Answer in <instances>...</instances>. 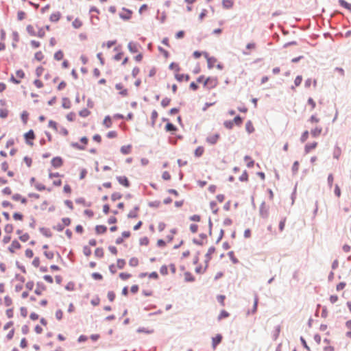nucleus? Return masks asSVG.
Instances as JSON below:
<instances>
[{
	"label": "nucleus",
	"instance_id": "1",
	"mask_svg": "<svg viewBox=\"0 0 351 351\" xmlns=\"http://www.w3.org/2000/svg\"><path fill=\"white\" fill-rule=\"evenodd\" d=\"M217 84L218 81L217 77H208L204 82V86L209 89L215 88Z\"/></svg>",
	"mask_w": 351,
	"mask_h": 351
},
{
	"label": "nucleus",
	"instance_id": "2",
	"mask_svg": "<svg viewBox=\"0 0 351 351\" xmlns=\"http://www.w3.org/2000/svg\"><path fill=\"white\" fill-rule=\"evenodd\" d=\"M259 215L263 219H267L269 216V207L266 206L265 202H263L260 206Z\"/></svg>",
	"mask_w": 351,
	"mask_h": 351
},
{
	"label": "nucleus",
	"instance_id": "3",
	"mask_svg": "<svg viewBox=\"0 0 351 351\" xmlns=\"http://www.w3.org/2000/svg\"><path fill=\"white\" fill-rule=\"evenodd\" d=\"M25 142L27 145H33V140L35 138V134L32 130H29L24 134Z\"/></svg>",
	"mask_w": 351,
	"mask_h": 351
},
{
	"label": "nucleus",
	"instance_id": "4",
	"mask_svg": "<svg viewBox=\"0 0 351 351\" xmlns=\"http://www.w3.org/2000/svg\"><path fill=\"white\" fill-rule=\"evenodd\" d=\"M64 160L60 156L53 157L51 161L52 167L55 169H58L63 165Z\"/></svg>",
	"mask_w": 351,
	"mask_h": 351
},
{
	"label": "nucleus",
	"instance_id": "5",
	"mask_svg": "<svg viewBox=\"0 0 351 351\" xmlns=\"http://www.w3.org/2000/svg\"><path fill=\"white\" fill-rule=\"evenodd\" d=\"M215 247L214 246H212L210 247L207 253L205 255V267H204V271L206 270V269L208 268V263L209 261L211 260L212 258V254H213L215 252Z\"/></svg>",
	"mask_w": 351,
	"mask_h": 351
},
{
	"label": "nucleus",
	"instance_id": "6",
	"mask_svg": "<svg viewBox=\"0 0 351 351\" xmlns=\"http://www.w3.org/2000/svg\"><path fill=\"white\" fill-rule=\"evenodd\" d=\"M122 10L125 12H126L127 13L126 14H123L122 12H120L119 14V17L123 19V21H128L131 19L132 17V11L130 9H128V8H123Z\"/></svg>",
	"mask_w": 351,
	"mask_h": 351
},
{
	"label": "nucleus",
	"instance_id": "7",
	"mask_svg": "<svg viewBox=\"0 0 351 351\" xmlns=\"http://www.w3.org/2000/svg\"><path fill=\"white\" fill-rule=\"evenodd\" d=\"M219 137H220L219 134L217 133V134H213L212 136H208L206 138V141L210 145H215L217 143Z\"/></svg>",
	"mask_w": 351,
	"mask_h": 351
},
{
	"label": "nucleus",
	"instance_id": "8",
	"mask_svg": "<svg viewBox=\"0 0 351 351\" xmlns=\"http://www.w3.org/2000/svg\"><path fill=\"white\" fill-rule=\"evenodd\" d=\"M117 180L119 182V183L123 185V186L127 188L130 187V182L126 176H117Z\"/></svg>",
	"mask_w": 351,
	"mask_h": 351
},
{
	"label": "nucleus",
	"instance_id": "9",
	"mask_svg": "<svg viewBox=\"0 0 351 351\" xmlns=\"http://www.w3.org/2000/svg\"><path fill=\"white\" fill-rule=\"evenodd\" d=\"M223 337L221 334H217L212 338V347L215 350L216 347L221 342Z\"/></svg>",
	"mask_w": 351,
	"mask_h": 351
},
{
	"label": "nucleus",
	"instance_id": "10",
	"mask_svg": "<svg viewBox=\"0 0 351 351\" xmlns=\"http://www.w3.org/2000/svg\"><path fill=\"white\" fill-rule=\"evenodd\" d=\"M37 288L35 289L34 293L38 295H42V291L46 289V286L42 282H38L36 283Z\"/></svg>",
	"mask_w": 351,
	"mask_h": 351
},
{
	"label": "nucleus",
	"instance_id": "11",
	"mask_svg": "<svg viewBox=\"0 0 351 351\" xmlns=\"http://www.w3.org/2000/svg\"><path fill=\"white\" fill-rule=\"evenodd\" d=\"M204 55L207 60L208 69H212L213 67V63L217 61V59L215 57H209L207 52H204Z\"/></svg>",
	"mask_w": 351,
	"mask_h": 351
},
{
	"label": "nucleus",
	"instance_id": "12",
	"mask_svg": "<svg viewBox=\"0 0 351 351\" xmlns=\"http://www.w3.org/2000/svg\"><path fill=\"white\" fill-rule=\"evenodd\" d=\"M317 146V143L314 141L311 143H307L304 147V152L305 154H308L311 152V150L314 149Z\"/></svg>",
	"mask_w": 351,
	"mask_h": 351
},
{
	"label": "nucleus",
	"instance_id": "13",
	"mask_svg": "<svg viewBox=\"0 0 351 351\" xmlns=\"http://www.w3.org/2000/svg\"><path fill=\"white\" fill-rule=\"evenodd\" d=\"M21 247V245L20 243L17 240L15 239L12 241L11 245L8 247V250L10 251V252L14 253V248L20 249Z\"/></svg>",
	"mask_w": 351,
	"mask_h": 351
},
{
	"label": "nucleus",
	"instance_id": "14",
	"mask_svg": "<svg viewBox=\"0 0 351 351\" xmlns=\"http://www.w3.org/2000/svg\"><path fill=\"white\" fill-rule=\"evenodd\" d=\"M95 229L97 234H104L107 231V227L104 225H97Z\"/></svg>",
	"mask_w": 351,
	"mask_h": 351
},
{
	"label": "nucleus",
	"instance_id": "15",
	"mask_svg": "<svg viewBox=\"0 0 351 351\" xmlns=\"http://www.w3.org/2000/svg\"><path fill=\"white\" fill-rule=\"evenodd\" d=\"M175 78L178 82H182L183 80H184L185 81H189V79H190V76L188 74H178V73H176L175 75Z\"/></svg>",
	"mask_w": 351,
	"mask_h": 351
},
{
	"label": "nucleus",
	"instance_id": "16",
	"mask_svg": "<svg viewBox=\"0 0 351 351\" xmlns=\"http://www.w3.org/2000/svg\"><path fill=\"white\" fill-rule=\"evenodd\" d=\"M128 48L129 51L134 53L138 51V45L136 43H134L133 42H130L128 45Z\"/></svg>",
	"mask_w": 351,
	"mask_h": 351
},
{
	"label": "nucleus",
	"instance_id": "17",
	"mask_svg": "<svg viewBox=\"0 0 351 351\" xmlns=\"http://www.w3.org/2000/svg\"><path fill=\"white\" fill-rule=\"evenodd\" d=\"M322 132V128L321 127H316L314 129H312L311 131V134L313 137L317 138L320 135Z\"/></svg>",
	"mask_w": 351,
	"mask_h": 351
},
{
	"label": "nucleus",
	"instance_id": "18",
	"mask_svg": "<svg viewBox=\"0 0 351 351\" xmlns=\"http://www.w3.org/2000/svg\"><path fill=\"white\" fill-rule=\"evenodd\" d=\"M165 130L167 132H175L177 131V127L171 122H167L165 125Z\"/></svg>",
	"mask_w": 351,
	"mask_h": 351
},
{
	"label": "nucleus",
	"instance_id": "19",
	"mask_svg": "<svg viewBox=\"0 0 351 351\" xmlns=\"http://www.w3.org/2000/svg\"><path fill=\"white\" fill-rule=\"evenodd\" d=\"M39 230L40 233L47 238H50L52 237V233L50 230L44 227L40 228Z\"/></svg>",
	"mask_w": 351,
	"mask_h": 351
},
{
	"label": "nucleus",
	"instance_id": "20",
	"mask_svg": "<svg viewBox=\"0 0 351 351\" xmlns=\"http://www.w3.org/2000/svg\"><path fill=\"white\" fill-rule=\"evenodd\" d=\"M234 5L233 0H222V5L225 9L232 8Z\"/></svg>",
	"mask_w": 351,
	"mask_h": 351
},
{
	"label": "nucleus",
	"instance_id": "21",
	"mask_svg": "<svg viewBox=\"0 0 351 351\" xmlns=\"http://www.w3.org/2000/svg\"><path fill=\"white\" fill-rule=\"evenodd\" d=\"M338 2L341 7L351 12V3H348L346 0H339Z\"/></svg>",
	"mask_w": 351,
	"mask_h": 351
},
{
	"label": "nucleus",
	"instance_id": "22",
	"mask_svg": "<svg viewBox=\"0 0 351 351\" xmlns=\"http://www.w3.org/2000/svg\"><path fill=\"white\" fill-rule=\"evenodd\" d=\"M132 145H123L121 147V152L124 154H129L131 152Z\"/></svg>",
	"mask_w": 351,
	"mask_h": 351
},
{
	"label": "nucleus",
	"instance_id": "23",
	"mask_svg": "<svg viewBox=\"0 0 351 351\" xmlns=\"http://www.w3.org/2000/svg\"><path fill=\"white\" fill-rule=\"evenodd\" d=\"M61 14L59 12L51 14L49 20L51 22H58L60 19Z\"/></svg>",
	"mask_w": 351,
	"mask_h": 351
},
{
	"label": "nucleus",
	"instance_id": "24",
	"mask_svg": "<svg viewBox=\"0 0 351 351\" xmlns=\"http://www.w3.org/2000/svg\"><path fill=\"white\" fill-rule=\"evenodd\" d=\"M103 123L107 128H110L112 126L111 117L110 115L106 116L104 119Z\"/></svg>",
	"mask_w": 351,
	"mask_h": 351
},
{
	"label": "nucleus",
	"instance_id": "25",
	"mask_svg": "<svg viewBox=\"0 0 351 351\" xmlns=\"http://www.w3.org/2000/svg\"><path fill=\"white\" fill-rule=\"evenodd\" d=\"M204 152V148L202 146L197 147L194 152L195 156L197 158L201 157L203 155Z\"/></svg>",
	"mask_w": 351,
	"mask_h": 351
},
{
	"label": "nucleus",
	"instance_id": "26",
	"mask_svg": "<svg viewBox=\"0 0 351 351\" xmlns=\"http://www.w3.org/2000/svg\"><path fill=\"white\" fill-rule=\"evenodd\" d=\"M184 279L186 282H194L195 278L189 271H186L184 273Z\"/></svg>",
	"mask_w": 351,
	"mask_h": 351
},
{
	"label": "nucleus",
	"instance_id": "27",
	"mask_svg": "<svg viewBox=\"0 0 351 351\" xmlns=\"http://www.w3.org/2000/svg\"><path fill=\"white\" fill-rule=\"evenodd\" d=\"M75 203L77 204H83L85 206L89 207L91 206L90 202L86 203L85 199L83 197H79L75 199Z\"/></svg>",
	"mask_w": 351,
	"mask_h": 351
},
{
	"label": "nucleus",
	"instance_id": "28",
	"mask_svg": "<svg viewBox=\"0 0 351 351\" xmlns=\"http://www.w3.org/2000/svg\"><path fill=\"white\" fill-rule=\"evenodd\" d=\"M245 129H246V131L249 133V134H251L254 131V128L252 125V123L251 121H248L246 123H245Z\"/></svg>",
	"mask_w": 351,
	"mask_h": 351
},
{
	"label": "nucleus",
	"instance_id": "29",
	"mask_svg": "<svg viewBox=\"0 0 351 351\" xmlns=\"http://www.w3.org/2000/svg\"><path fill=\"white\" fill-rule=\"evenodd\" d=\"M62 106L65 109H69L71 108V101L67 97H64L62 99Z\"/></svg>",
	"mask_w": 351,
	"mask_h": 351
},
{
	"label": "nucleus",
	"instance_id": "30",
	"mask_svg": "<svg viewBox=\"0 0 351 351\" xmlns=\"http://www.w3.org/2000/svg\"><path fill=\"white\" fill-rule=\"evenodd\" d=\"M280 332V326L278 325L275 327V329H274V330L273 332V335H272L273 339L274 340H276L278 337Z\"/></svg>",
	"mask_w": 351,
	"mask_h": 351
},
{
	"label": "nucleus",
	"instance_id": "31",
	"mask_svg": "<svg viewBox=\"0 0 351 351\" xmlns=\"http://www.w3.org/2000/svg\"><path fill=\"white\" fill-rule=\"evenodd\" d=\"M72 25L75 29H79L82 25V22L79 19H75Z\"/></svg>",
	"mask_w": 351,
	"mask_h": 351
},
{
	"label": "nucleus",
	"instance_id": "32",
	"mask_svg": "<svg viewBox=\"0 0 351 351\" xmlns=\"http://www.w3.org/2000/svg\"><path fill=\"white\" fill-rule=\"evenodd\" d=\"M64 57L62 51L58 50L54 53V59L59 61L61 60Z\"/></svg>",
	"mask_w": 351,
	"mask_h": 351
},
{
	"label": "nucleus",
	"instance_id": "33",
	"mask_svg": "<svg viewBox=\"0 0 351 351\" xmlns=\"http://www.w3.org/2000/svg\"><path fill=\"white\" fill-rule=\"evenodd\" d=\"M29 113L27 111H23L21 114V118L24 124H26L28 120Z\"/></svg>",
	"mask_w": 351,
	"mask_h": 351
},
{
	"label": "nucleus",
	"instance_id": "34",
	"mask_svg": "<svg viewBox=\"0 0 351 351\" xmlns=\"http://www.w3.org/2000/svg\"><path fill=\"white\" fill-rule=\"evenodd\" d=\"M71 146L75 149H77L78 150H84L85 149V147L84 145H80L77 142H72L71 143Z\"/></svg>",
	"mask_w": 351,
	"mask_h": 351
},
{
	"label": "nucleus",
	"instance_id": "35",
	"mask_svg": "<svg viewBox=\"0 0 351 351\" xmlns=\"http://www.w3.org/2000/svg\"><path fill=\"white\" fill-rule=\"evenodd\" d=\"M210 207L213 214L217 213L219 209L217 208V203L215 201H211L210 202Z\"/></svg>",
	"mask_w": 351,
	"mask_h": 351
},
{
	"label": "nucleus",
	"instance_id": "36",
	"mask_svg": "<svg viewBox=\"0 0 351 351\" xmlns=\"http://www.w3.org/2000/svg\"><path fill=\"white\" fill-rule=\"evenodd\" d=\"M136 331L138 333L144 332V333H146V334H151V333H153V332H154L153 330H149V329L145 328L144 327L138 328Z\"/></svg>",
	"mask_w": 351,
	"mask_h": 351
},
{
	"label": "nucleus",
	"instance_id": "37",
	"mask_svg": "<svg viewBox=\"0 0 351 351\" xmlns=\"http://www.w3.org/2000/svg\"><path fill=\"white\" fill-rule=\"evenodd\" d=\"M26 29H27V32H28V34H30L31 36H36V33L32 25H28L26 27Z\"/></svg>",
	"mask_w": 351,
	"mask_h": 351
},
{
	"label": "nucleus",
	"instance_id": "38",
	"mask_svg": "<svg viewBox=\"0 0 351 351\" xmlns=\"http://www.w3.org/2000/svg\"><path fill=\"white\" fill-rule=\"evenodd\" d=\"M228 255L234 264H237L239 263V260L234 256L233 251L229 252Z\"/></svg>",
	"mask_w": 351,
	"mask_h": 351
},
{
	"label": "nucleus",
	"instance_id": "39",
	"mask_svg": "<svg viewBox=\"0 0 351 351\" xmlns=\"http://www.w3.org/2000/svg\"><path fill=\"white\" fill-rule=\"evenodd\" d=\"M158 112H156V110H154L152 112V115H151V119H152V125L154 126L155 125V122H156V119L158 118Z\"/></svg>",
	"mask_w": 351,
	"mask_h": 351
},
{
	"label": "nucleus",
	"instance_id": "40",
	"mask_svg": "<svg viewBox=\"0 0 351 351\" xmlns=\"http://www.w3.org/2000/svg\"><path fill=\"white\" fill-rule=\"evenodd\" d=\"M232 121L234 124L240 125L243 122V118L240 115H237L234 118Z\"/></svg>",
	"mask_w": 351,
	"mask_h": 351
},
{
	"label": "nucleus",
	"instance_id": "41",
	"mask_svg": "<svg viewBox=\"0 0 351 351\" xmlns=\"http://www.w3.org/2000/svg\"><path fill=\"white\" fill-rule=\"evenodd\" d=\"M90 114V112L86 109V108H84L82 110H81L80 112H79V115L82 117H88L89 114Z\"/></svg>",
	"mask_w": 351,
	"mask_h": 351
},
{
	"label": "nucleus",
	"instance_id": "42",
	"mask_svg": "<svg viewBox=\"0 0 351 351\" xmlns=\"http://www.w3.org/2000/svg\"><path fill=\"white\" fill-rule=\"evenodd\" d=\"M95 256L98 258H101L104 256V250L101 247H98L95 250Z\"/></svg>",
	"mask_w": 351,
	"mask_h": 351
},
{
	"label": "nucleus",
	"instance_id": "43",
	"mask_svg": "<svg viewBox=\"0 0 351 351\" xmlns=\"http://www.w3.org/2000/svg\"><path fill=\"white\" fill-rule=\"evenodd\" d=\"M129 265L131 267H136L138 265V260L137 258H131L129 261Z\"/></svg>",
	"mask_w": 351,
	"mask_h": 351
},
{
	"label": "nucleus",
	"instance_id": "44",
	"mask_svg": "<svg viewBox=\"0 0 351 351\" xmlns=\"http://www.w3.org/2000/svg\"><path fill=\"white\" fill-rule=\"evenodd\" d=\"M122 197V195L120 193H113L111 195V199L115 202L117 199H120Z\"/></svg>",
	"mask_w": 351,
	"mask_h": 351
},
{
	"label": "nucleus",
	"instance_id": "45",
	"mask_svg": "<svg viewBox=\"0 0 351 351\" xmlns=\"http://www.w3.org/2000/svg\"><path fill=\"white\" fill-rule=\"evenodd\" d=\"M308 135H309V132L308 130H305L301 135V137H300V141L302 143H304L308 137Z\"/></svg>",
	"mask_w": 351,
	"mask_h": 351
},
{
	"label": "nucleus",
	"instance_id": "46",
	"mask_svg": "<svg viewBox=\"0 0 351 351\" xmlns=\"http://www.w3.org/2000/svg\"><path fill=\"white\" fill-rule=\"evenodd\" d=\"M239 179L241 182H247L248 180V174L247 171L245 170Z\"/></svg>",
	"mask_w": 351,
	"mask_h": 351
},
{
	"label": "nucleus",
	"instance_id": "47",
	"mask_svg": "<svg viewBox=\"0 0 351 351\" xmlns=\"http://www.w3.org/2000/svg\"><path fill=\"white\" fill-rule=\"evenodd\" d=\"M229 316V313L225 311V310H222L220 313V314L218 316V320H221L222 319H224V318H226Z\"/></svg>",
	"mask_w": 351,
	"mask_h": 351
},
{
	"label": "nucleus",
	"instance_id": "48",
	"mask_svg": "<svg viewBox=\"0 0 351 351\" xmlns=\"http://www.w3.org/2000/svg\"><path fill=\"white\" fill-rule=\"evenodd\" d=\"M92 278L95 280H101L103 279V276L98 272H94L91 274Z\"/></svg>",
	"mask_w": 351,
	"mask_h": 351
},
{
	"label": "nucleus",
	"instance_id": "49",
	"mask_svg": "<svg viewBox=\"0 0 351 351\" xmlns=\"http://www.w3.org/2000/svg\"><path fill=\"white\" fill-rule=\"evenodd\" d=\"M83 253L86 256H89L91 254L92 251L88 246L85 245L83 247Z\"/></svg>",
	"mask_w": 351,
	"mask_h": 351
},
{
	"label": "nucleus",
	"instance_id": "50",
	"mask_svg": "<svg viewBox=\"0 0 351 351\" xmlns=\"http://www.w3.org/2000/svg\"><path fill=\"white\" fill-rule=\"evenodd\" d=\"M13 229H14V227L12 224H7L5 228H4V231L7 233V234H10L13 231Z\"/></svg>",
	"mask_w": 351,
	"mask_h": 351
},
{
	"label": "nucleus",
	"instance_id": "51",
	"mask_svg": "<svg viewBox=\"0 0 351 351\" xmlns=\"http://www.w3.org/2000/svg\"><path fill=\"white\" fill-rule=\"evenodd\" d=\"M117 265L119 269H123L125 265V261L124 259L119 258L117 260Z\"/></svg>",
	"mask_w": 351,
	"mask_h": 351
},
{
	"label": "nucleus",
	"instance_id": "52",
	"mask_svg": "<svg viewBox=\"0 0 351 351\" xmlns=\"http://www.w3.org/2000/svg\"><path fill=\"white\" fill-rule=\"evenodd\" d=\"M300 341H301V343H302V346L307 351H311V349H310L309 346L307 345V343H306L305 339L303 337H300Z\"/></svg>",
	"mask_w": 351,
	"mask_h": 351
},
{
	"label": "nucleus",
	"instance_id": "53",
	"mask_svg": "<svg viewBox=\"0 0 351 351\" xmlns=\"http://www.w3.org/2000/svg\"><path fill=\"white\" fill-rule=\"evenodd\" d=\"M169 69L173 70L175 69L176 71H179L180 70V68L178 65V64L176 62H171L169 66Z\"/></svg>",
	"mask_w": 351,
	"mask_h": 351
},
{
	"label": "nucleus",
	"instance_id": "54",
	"mask_svg": "<svg viewBox=\"0 0 351 351\" xmlns=\"http://www.w3.org/2000/svg\"><path fill=\"white\" fill-rule=\"evenodd\" d=\"M298 168H299V162L295 161L293 162L292 168H291V170H292V172L293 174H295L298 172Z\"/></svg>",
	"mask_w": 351,
	"mask_h": 351
},
{
	"label": "nucleus",
	"instance_id": "55",
	"mask_svg": "<svg viewBox=\"0 0 351 351\" xmlns=\"http://www.w3.org/2000/svg\"><path fill=\"white\" fill-rule=\"evenodd\" d=\"M34 58L38 61H41L44 58V56L43 53L40 51H39L35 53Z\"/></svg>",
	"mask_w": 351,
	"mask_h": 351
},
{
	"label": "nucleus",
	"instance_id": "56",
	"mask_svg": "<svg viewBox=\"0 0 351 351\" xmlns=\"http://www.w3.org/2000/svg\"><path fill=\"white\" fill-rule=\"evenodd\" d=\"M171 102V99L169 98H167V97H165L164 98L162 101H161V106L163 107V108H166L167 106H168L169 105Z\"/></svg>",
	"mask_w": 351,
	"mask_h": 351
},
{
	"label": "nucleus",
	"instance_id": "57",
	"mask_svg": "<svg viewBox=\"0 0 351 351\" xmlns=\"http://www.w3.org/2000/svg\"><path fill=\"white\" fill-rule=\"evenodd\" d=\"M141 245H147L149 244V239L147 237H144L140 239L139 241Z\"/></svg>",
	"mask_w": 351,
	"mask_h": 351
},
{
	"label": "nucleus",
	"instance_id": "58",
	"mask_svg": "<svg viewBox=\"0 0 351 351\" xmlns=\"http://www.w3.org/2000/svg\"><path fill=\"white\" fill-rule=\"evenodd\" d=\"M223 125L227 129H232L234 126V123L232 121H226L223 123Z\"/></svg>",
	"mask_w": 351,
	"mask_h": 351
},
{
	"label": "nucleus",
	"instance_id": "59",
	"mask_svg": "<svg viewBox=\"0 0 351 351\" xmlns=\"http://www.w3.org/2000/svg\"><path fill=\"white\" fill-rule=\"evenodd\" d=\"M148 205L149 207H152V208H158L160 205V201L149 202Z\"/></svg>",
	"mask_w": 351,
	"mask_h": 351
},
{
	"label": "nucleus",
	"instance_id": "60",
	"mask_svg": "<svg viewBox=\"0 0 351 351\" xmlns=\"http://www.w3.org/2000/svg\"><path fill=\"white\" fill-rule=\"evenodd\" d=\"M4 303L6 306H10L12 304V300L8 295H6L4 298Z\"/></svg>",
	"mask_w": 351,
	"mask_h": 351
},
{
	"label": "nucleus",
	"instance_id": "61",
	"mask_svg": "<svg viewBox=\"0 0 351 351\" xmlns=\"http://www.w3.org/2000/svg\"><path fill=\"white\" fill-rule=\"evenodd\" d=\"M8 115V110L6 109H0V117L5 119Z\"/></svg>",
	"mask_w": 351,
	"mask_h": 351
},
{
	"label": "nucleus",
	"instance_id": "62",
	"mask_svg": "<svg viewBox=\"0 0 351 351\" xmlns=\"http://www.w3.org/2000/svg\"><path fill=\"white\" fill-rule=\"evenodd\" d=\"M13 218L15 220H20V221H21L23 219V215L21 213H14L13 214Z\"/></svg>",
	"mask_w": 351,
	"mask_h": 351
},
{
	"label": "nucleus",
	"instance_id": "63",
	"mask_svg": "<svg viewBox=\"0 0 351 351\" xmlns=\"http://www.w3.org/2000/svg\"><path fill=\"white\" fill-rule=\"evenodd\" d=\"M119 277L121 280H128L129 278L131 277V274H128V273H120L119 274Z\"/></svg>",
	"mask_w": 351,
	"mask_h": 351
},
{
	"label": "nucleus",
	"instance_id": "64",
	"mask_svg": "<svg viewBox=\"0 0 351 351\" xmlns=\"http://www.w3.org/2000/svg\"><path fill=\"white\" fill-rule=\"evenodd\" d=\"M44 71V68L41 66H38L36 69V75L37 77H40Z\"/></svg>",
	"mask_w": 351,
	"mask_h": 351
}]
</instances>
